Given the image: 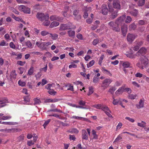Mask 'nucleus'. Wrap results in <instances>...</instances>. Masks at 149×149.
<instances>
[{
	"instance_id": "cd10ccee",
	"label": "nucleus",
	"mask_w": 149,
	"mask_h": 149,
	"mask_svg": "<svg viewBox=\"0 0 149 149\" xmlns=\"http://www.w3.org/2000/svg\"><path fill=\"white\" fill-rule=\"evenodd\" d=\"M68 33L69 37H73L75 36V32L74 31H68Z\"/></svg>"
},
{
	"instance_id": "72a5a7b5",
	"label": "nucleus",
	"mask_w": 149,
	"mask_h": 149,
	"mask_svg": "<svg viewBox=\"0 0 149 149\" xmlns=\"http://www.w3.org/2000/svg\"><path fill=\"white\" fill-rule=\"evenodd\" d=\"M33 100L34 102V105L38 104H39L41 103L40 100L37 98H35Z\"/></svg>"
},
{
	"instance_id": "e2e57ef3",
	"label": "nucleus",
	"mask_w": 149,
	"mask_h": 149,
	"mask_svg": "<svg viewBox=\"0 0 149 149\" xmlns=\"http://www.w3.org/2000/svg\"><path fill=\"white\" fill-rule=\"evenodd\" d=\"M24 101L26 103L29 102L30 101V98L28 96H26L24 97Z\"/></svg>"
},
{
	"instance_id": "13d9d810",
	"label": "nucleus",
	"mask_w": 149,
	"mask_h": 149,
	"mask_svg": "<svg viewBox=\"0 0 149 149\" xmlns=\"http://www.w3.org/2000/svg\"><path fill=\"white\" fill-rule=\"evenodd\" d=\"M50 22L48 20H45L43 22V25L45 26H48L49 25Z\"/></svg>"
},
{
	"instance_id": "58836bf2",
	"label": "nucleus",
	"mask_w": 149,
	"mask_h": 149,
	"mask_svg": "<svg viewBox=\"0 0 149 149\" xmlns=\"http://www.w3.org/2000/svg\"><path fill=\"white\" fill-rule=\"evenodd\" d=\"M122 135L121 134L118 135L117 138L115 139L114 142H118L121 140L122 139Z\"/></svg>"
},
{
	"instance_id": "de8ad7c7",
	"label": "nucleus",
	"mask_w": 149,
	"mask_h": 149,
	"mask_svg": "<svg viewBox=\"0 0 149 149\" xmlns=\"http://www.w3.org/2000/svg\"><path fill=\"white\" fill-rule=\"evenodd\" d=\"M127 57L131 58H133L135 57V56H136V55H134L132 53H129L127 54Z\"/></svg>"
},
{
	"instance_id": "6e6d98bb",
	"label": "nucleus",
	"mask_w": 149,
	"mask_h": 149,
	"mask_svg": "<svg viewBox=\"0 0 149 149\" xmlns=\"http://www.w3.org/2000/svg\"><path fill=\"white\" fill-rule=\"evenodd\" d=\"M26 62L25 61H17V64L21 66L24 65Z\"/></svg>"
},
{
	"instance_id": "052dcab7",
	"label": "nucleus",
	"mask_w": 149,
	"mask_h": 149,
	"mask_svg": "<svg viewBox=\"0 0 149 149\" xmlns=\"http://www.w3.org/2000/svg\"><path fill=\"white\" fill-rule=\"evenodd\" d=\"M77 67V65L72 63H71V64L69 66V68H76Z\"/></svg>"
},
{
	"instance_id": "4468645a",
	"label": "nucleus",
	"mask_w": 149,
	"mask_h": 149,
	"mask_svg": "<svg viewBox=\"0 0 149 149\" xmlns=\"http://www.w3.org/2000/svg\"><path fill=\"white\" fill-rule=\"evenodd\" d=\"M146 50L145 48L142 47L137 52L136 56H137L141 55L142 56L146 53Z\"/></svg>"
},
{
	"instance_id": "7c9ffc66",
	"label": "nucleus",
	"mask_w": 149,
	"mask_h": 149,
	"mask_svg": "<svg viewBox=\"0 0 149 149\" xmlns=\"http://www.w3.org/2000/svg\"><path fill=\"white\" fill-rule=\"evenodd\" d=\"M11 118L12 116L10 115H8L7 116H3L1 118H0V119L5 120L10 119Z\"/></svg>"
},
{
	"instance_id": "c03bdc74",
	"label": "nucleus",
	"mask_w": 149,
	"mask_h": 149,
	"mask_svg": "<svg viewBox=\"0 0 149 149\" xmlns=\"http://www.w3.org/2000/svg\"><path fill=\"white\" fill-rule=\"evenodd\" d=\"M136 96H137V95H134L133 94H131V95H130L128 96V98L130 99L131 100H133V99H134L136 98Z\"/></svg>"
},
{
	"instance_id": "f8f14e48",
	"label": "nucleus",
	"mask_w": 149,
	"mask_h": 149,
	"mask_svg": "<svg viewBox=\"0 0 149 149\" xmlns=\"http://www.w3.org/2000/svg\"><path fill=\"white\" fill-rule=\"evenodd\" d=\"M125 85L119 88L116 91L115 93V94L118 95L122 94L125 91Z\"/></svg>"
},
{
	"instance_id": "393cba45",
	"label": "nucleus",
	"mask_w": 149,
	"mask_h": 149,
	"mask_svg": "<svg viewBox=\"0 0 149 149\" xmlns=\"http://www.w3.org/2000/svg\"><path fill=\"white\" fill-rule=\"evenodd\" d=\"M59 24V23L58 22L56 21H53L51 23L50 27L51 28H53L54 27H56Z\"/></svg>"
},
{
	"instance_id": "6ab92c4d",
	"label": "nucleus",
	"mask_w": 149,
	"mask_h": 149,
	"mask_svg": "<svg viewBox=\"0 0 149 149\" xmlns=\"http://www.w3.org/2000/svg\"><path fill=\"white\" fill-rule=\"evenodd\" d=\"M82 139L85 140H87L88 139L87 133L86 131L85 130H82Z\"/></svg>"
},
{
	"instance_id": "20e7f679",
	"label": "nucleus",
	"mask_w": 149,
	"mask_h": 149,
	"mask_svg": "<svg viewBox=\"0 0 149 149\" xmlns=\"http://www.w3.org/2000/svg\"><path fill=\"white\" fill-rule=\"evenodd\" d=\"M36 45L38 48L42 50H47V47H46L45 42H41L40 41H37Z\"/></svg>"
},
{
	"instance_id": "39448f33",
	"label": "nucleus",
	"mask_w": 149,
	"mask_h": 149,
	"mask_svg": "<svg viewBox=\"0 0 149 149\" xmlns=\"http://www.w3.org/2000/svg\"><path fill=\"white\" fill-rule=\"evenodd\" d=\"M112 81V80L111 79H106L103 81L102 85V86L105 89L108 86Z\"/></svg>"
},
{
	"instance_id": "6e6552de",
	"label": "nucleus",
	"mask_w": 149,
	"mask_h": 149,
	"mask_svg": "<svg viewBox=\"0 0 149 149\" xmlns=\"http://www.w3.org/2000/svg\"><path fill=\"white\" fill-rule=\"evenodd\" d=\"M72 28L70 26V24H61L59 27V29L60 31H64Z\"/></svg>"
},
{
	"instance_id": "2eb2a0df",
	"label": "nucleus",
	"mask_w": 149,
	"mask_h": 149,
	"mask_svg": "<svg viewBox=\"0 0 149 149\" xmlns=\"http://www.w3.org/2000/svg\"><path fill=\"white\" fill-rule=\"evenodd\" d=\"M121 30L123 36H125L126 34L127 31V27L126 25H124L123 26H121Z\"/></svg>"
},
{
	"instance_id": "dca6fc26",
	"label": "nucleus",
	"mask_w": 149,
	"mask_h": 149,
	"mask_svg": "<svg viewBox=\"0 0 149 149\" xmlns=\"http://www.w3.org/2000/svg\"><path fill=\"white\" fill-rule=\"evenodd\" d=\"M108 11L107 6L106 5H103L102 6V13L104 15H107Z\"/></svg>"
},
{
	"instance_id": "0e129e2a",
	"label": "nucleus",
	"mask_w": 149,
	"mask_h": 149,
	"mask_svg": "<svg viewBox=\"0 0 149 149\" xmlns=\"http://www.w3.org/2000/svg\"><path fill=\"white\" fill-rule=\"evenodd\" d=\"M24 136L21 135L18 138V141H21L24 139Z\"/></svg>"
},
{
	"instance_id": "69168bd1",
	"label": "nucleus",
	"mask_w": 149,
	"mask_h": 149,
	"mask_svg": "<svg viewBox=\"0 0 149 149\" xmlns=\"http://www.w3.org/2000/svg\"><path fill=\"white\" fill-rule=\"evenodd\" d=\"M4 37L5 39L8 41L10 40L9 35L8 34H6L4 36Z\"/></svg>"
},
{
	"instance_id": "bb28decb",
	"label": "nucleus",
	"mask_w": 149,
	"mask_h": 149,
	"mask_svg": "<svg viewBox=\"0 0 149 149\" xmlns=\"http://www.w3.org/2000/svg\"><path fill=\"white\" fill-rule=\"evenodd\" d=\"M6 131H5V132L11 133L14 132H17V129L15 128H12L11 129H6Z\"/></svg>"
},
{
	"instance_id": "49530a36",
	"label": "nucleus",
	"mask_w": 149,
	"mask_h": 149,
	"mask_svg": "<svg viewBox=\"0 0 149 149\" xmlns=\"http://www.w3.org/2000/svg\"><path fill=\"white\" fill-rule=\"evenodd\" d=\"M18 84L20 86H24L25 85L26 83L24 81L19 80L18 82Z\"/></svg>"
},
{
	"instance_id": "09e8293b",
	"label": "nucleus",
	"mask_w": 149,
	"mask_h": 149,
	"mask_svg": "<svg viewBox=\"0 0 149 149\" xmlns=\"http://www.w3.org/2000/svg\"><path fill=\"white\" fill-rule=\"evenodd\" d=\"M132 19L129 16H127L125 20V22L126 23H129L132 21Z\"/></svg>"
},
{
	"instance_id": "f257e3e1",
	"label": "nucleus",
	"mask_w": 149,
	"mask_h": 149,
	"mask_svg": "<svg viewBox=\"0 0 149 149\" xmlns=\"http://www.w3.org/2000/svg\"><path fill=\"white\" fill-rule=\"evenodd\" d=\"M148 63V59L145 56H141L140 59V61L137 64V65L142 69L146 67Z\"/></svg>"
},
{
	"instance_id": "5701e85b",
	"label": "nucleus",
	"mask_w": 149,
	"mask_h": 149,
	"mask_svg": "<svg viewBox=\"0 0 149 149\" xmlns=\"http://www.w3.org/2000/svg\"><path fill=\"white\" fill-rule=\"evenodd\" d=\"M100 22L98 21H96L94 23V25L93 26L91 27V29L93 30H94L96 29L98 26V25L99 24Z\"/></svg>"
},
{
	"instance_id": "774afa93",
	"label": "nucleus",
	"mask_w": 149,
	"mask_h": 149,
	"mask_svg": "<svg viewBox=\"0 0 149 149\" xmlns=\"http://www.w3.org/2000/svg\"><path fill=\"white\" fill-rule=\"evenodd\" d=\"M76 148L77 149H85L84 148L82 147L81 145L80 144H79L77 145Z\"/></svg>"
},
{
	"instance_id": "79ce46f5",
	"label": "nucleus",
	"mask_w": 149,
	"mask_h": 149,
	"mask_svg": "<svg viewBox=\"0 0 149 149\" xmlns=\"http://www.w3.org/2000/svg\"><path fill=\"white\" fill-rule=\"evenodd\" d=\"M129 28L130 29L134 30L136 28V25L133 23L129 26Z\"/></svg>"
},
{
	"instance_id": "ea45409f",
	"label": "nucleus",
	"mask_w": 149,
	"mask_h": 149,
	"mask_svg": "<svg viewBox=\"0 0 149 149\" xmlns=\"http://www.w3.org/2000/svg\"><path fill=\"white\" fill-rule=\"evenodd\" d=\"M92 107L98 109H101L102 105L101 104H95L93 105Z\"/></svg>"
},
{
	"instance_id": "a18cd8bd",
	"label": "nucleus",
	"mask_w": 149,
	"mask_h": 149,
	"mask_svg": "<svg viewBox=\"0 0 149 149\" xmlns=\"http://www.w3.org/2000/svg\"><path fill=\"white\" fill-rule=\"evenodd\" d=\"M1 124L6 125H14V123L13 122H2Z\"/></svg>"
},
{
	"instance_id": "c9c22d12",
	"label": "nucleus",
	"mask_w": 149,
	"mask_h": 149,
	"mask_svg": "<svg viewBox=\"0 0 149 149\" xmlns=\"http://www.w3.org/2000/svg\"><path fill=\"white\" fill-rule=\"evenodd\" d=\"M33 70V68L31 67L28 71L27 75H30L32 74L34 72Z\"/></svg>"
},
{
	"instance_id": "f704fd0d",
	"label": "nucleus",
	"mask_w": 149,
	"mask_h": 149,
	"mask_svg": "<svg viewBox=\"0 0 149 149\" xmlns=\"http://www.w3.org/2000/svg\"><path fill=\"white\" fill-rule=\"evenodd\" d=\"M69 132L71 133H74L76 134L79 133V131L76 128L70 129L69 130Z\"/></svg>"
},
{
	"instance_id": "3c124183",
	"label": "nucleus",
	"mask_w": 149,
	"mask_h": 149,
	"mask_svg": "<svg viewBox=\"0 0 149 149\" xmlns=\"http://www.w3.org/2000/svg\"><path fill=\"white\" fill-rule=\"evenodd\" d=\"M145 0H139L138 5L140 6H142L145 4Z\"/></svg>"
},
{
	"instance_id": "a878e982",
	"label": "nucleus",
	"mask_w": 149,
	"mask_h": 149,
	"mask_svg": "<svg viewBox=\"0 0 149 149\" xmlns=\"http://www.w3.org/2000/svg\"><path fill=\"white\" fill-rule=\"evenodd\" d=\"M122 66L124 68H128L130 67V63L128 61L123 62L122 63Z\"/></svg>"
},
{
	"instance_id": "f03ea898",
	"label": "nucleus",
	"mask_w": 149,
	"mask_h": 149,
	"mask_svg": "<svg viewBox=\"0 0 149 149\" xmlns=\"http://www.w3.org/2000/svg\"><path fill=\"white\" fill-rule=\"evenodd\" d=\"M18 9L21 12L27 14H30L31 13L30 9L29 8L24 6V5H20L19 6Z\"/></svg>"
},
{
	"instance_id": "412c9836",
	"label": "nucleus",
	"mask_w": 149,
	"mask_h": 149,
	"mask_svg": "<svg viewBox=\"0 0 149 149\" xmlns=\"http://www.w3.org/2000/svg\"><path fill=\"white\" fill-rule=\"evenodd\" d=\"M71 118L72 119H76V120H81L82 119H83V120L84 121H89V120H88V119H87L86 118H84L83 117H81L77 116H72L71 117Z\"/></svg>"
},
{
	"instance_id": "473e14b6",
	"label": "nucleus",
	"mask_w": 149,
	"mask_h": 149,
	"mask_svg": "<svg viewBox=\"0 0 149 149\" xmlns=\"http://www.w3.org/2000/svg\"><path fill=\"white\" fill-rule=\"evenodd\" d=\"M48 92L49 94L53 96L55 95L56 94V92L53 89H50L48 91Z\"/></svg>"
},
{
	"instance_id": "f3484780",
	"label": "nucleus",
	"mask_w": 149,
	"mask_h": 149,
	"mask_svg": "<svg viewBox=\"0 0 149 149\" xmlns=\"http://www.w3.org/2000/svg\"><path fill=\"white\" fill-rule=\"evenodd\" d=\"M129 11L131 15L134 16H136L138 14V12L136 9H132V8H130Z\"/></svg>"
},
{
	"instance_id": "ddd939ff",
	"label": "nucleus",
	"mask_w": 149,
	"mask_h": 149,
	"mask_svg": "<svg viewBox=\"0 0 149 149\" xmlns=\"http://www.w3.org/2000/svg\"><path fill=\"white\" fill-rule=\"evenodd\" d=\"M136 38V36L133 34H128L127 36V41L129 42H132Z\"/></svg>"
},
{
	"instance_id": "c85d7f7f",
	"label": "nucleus",
	"mask_w": 149,
	"mask_h": 149,
	"mask_svg": "<svg viewBox=\"0 0 149 149\" xmlns=\"http://www.w3.org/2000/svg\"><path fill=\"white\" fill-rule=\"evenodd\" d=\"M25 44L26 46L28 48H29L30 49H32L33 48L32 44L29 41H28L26 42H25Z\"/></svg>"
},
{
	"instance_id": "423d86ee",
	"label": "nucleus",
	"mask_w": 149,
	"mask_h": 149,
	"mask_svg": "<svg viewBox=\"0 0 149 149\" xmlns=\"http://www.w3.org/2000/svg\"><path fill=\"white\" fill-rule=\"evenodd\" d=\"M41 21H43L46 19H48L49 16L48 15H45L43 13H38L36 16Z\"/></svg>"
},
{
	"instance_id": "7ed1b4c3",
	"label": "nucleus",
	"mask_w": 149,
	"mask_h": 149,
	"mask_svg": "<svg viewBox=\"0 0 149 149\" xmlns=\"http://www.w3.org/2000/svg\"><path fill=\"white\" fill-rule=\"evenodd\" d=\"M116 22L115 23L113 22H111L109 23V25L111 29L116 32H119L120 31L119 26L118 25L116 26Z\"/></svg>"
},
{
	"instance_id": "8fccbe9b",
	"label": "nucleus",
	"mask_w": 149,
	"mask_h": 149,
	"mask_svg": "<svg viewBox=\"0 0 149 149\" xmlns=\"http://www.w3.org/2000/svg\"><path fill=\"white\" fill-rule=\"evenodd\" d=\"M101 109L104 111L105 112L106 111H110V110L108 107L106 106L104 107L102 106Z\"/></svg>"
},
{
	"instance_id": "a211bd4d",
	"label": "nucleus",
	"mask_w": 149,
	"mask_h": 149,
	"mask_svg": "<svg viewBox=\"0 0 149 149\" xmlns=\"http://www.w3.org/2000/svg\"><path fill=\"white\" fill-rule=\"evenodd\" d=\"M144 101L142 99H141L138 104L136 105V107L138 109H140L144 107Z\"/></svg>"
},
{
	"instance_id": "4c0bfd02",
	"label": "nucleus",
	"mask_w": 149,
	"mask_h": 149,
	"mask_svg": "<svg viewBox=\"0 0 149 149\" xmlns=\"http://www.w3.org/2000/svg\"><path fill=\"white\" fill-rule=\"evenodd\" d=\"M116 89V88L115 86H113L109 90V92L111 94H113L114 91Z\"/></svg>"
},
{
	"instance_id": "338daca9",
	"label": "nucleus",
	"mask_w": 149,
	"mask_h": 149,
	"mask_svg": "<svg viewBox=\"0 0 149 149\" xmlns=\"http://www.w3.org/2000/svg\"><path fill=\"white\" fill-rule=\"evenodd\" d=\"M10 47L13 49H15V46L13 42H11L9 44Z\"/></svg>"
},
{
	"instance_id": "4d7b16f0",
	"label": "nucleus",
	"mask_w": 149,
	"mask_h": 149,
	"mask_svg": "<svg viewBox=\"0 0 149 149\" xmlns=\"http://www.w3.org/2000/svg\"><path fill=\"white\" fill-rule=\"evenodd\" d=\"M47 65L46 64L44 68L40 69V71H43L45 72H46L47 70Z\"/></svg>"
},
{
	"instance_id": "4be33fe9",
	"label": "nucleus",
	"mask_w": 149,
	"mask_h": 149,
	"mask_svg": "<svg viewBox=\"0 0 149 149\" xmlns=\"http://www.w3.org/2000/svg\"><path fill=\"white\" fill-rule=\"evenodd\" d=\"M112 98L113 99V104L114 105H116L120 103V102H121V98H119L118 99H115L113 96Z\"/></svg>"
},
{
	"instance_id": "1a4fd4ad",
	"label": "nucleus",
	"mask_w": 149,
	"mask_h": 149,
	"mask_svg": "<svg viewBox=\"0 0 149 149\" xmlns=\"http://www.w3.org/2000/svg\"><path fill=\"white\" fill-rule=\"evenodd\" d=\"M109 1H113V7L116 9H120V1L116 0H109Z\"/></svg>"
},
{
	"instance_id": "bf43d9fd",
	"label": "nucleus",
	"mask_w": 149,
	"mask_h": 149,
	"mask_svg": "<svg viewBox=\"0 0 149 149\" xmlns=\"http://www.w3.org/2000/svg\"><path fill=\"white\" fill-rule=\"evenodd\" d=\"M50 120H51L50 119H49L45 122L44 124L43 125L44 128H45L46 127L49 123L50 122Z\"/></svg>"
},
{
	"instance_id": "a19ab883",
	"label": "nucleus",
	"mask_w": 149,
	"mask_h": 149,
	"mask_svg": "<svg viewBox=\"0 0 149 149\" xmlns=\"http://www.w3.org/2000/svg\"><path fill=\"white\" fill-rule=\"evenodd\" d=\"M94 60H93L90 61L87 64V67L89 68L93 66L94 65Z\"/></svg>"
},
{
	"instance_id": "603ef678",
	"label": "nucleus",
	"mask_w": 149,
	"mask_h": 149,
	"mask_svg": "<svg viewBox=\"0 0 149 149\" xmlns=\"http://www.w3.org/2000/svg\"><path fill=\"white\" fill-rule=\"evenodd\" d=\"M45 87L46 89L49 90L52 89L51 88L52 87V84H49L46 85Z\"/></svg>"
},
{
	"instance_id": "680f3d73",
	"label": "nucleus",
	"mask_w": 149,
	"mask_h": 149,
	"mask_svg": "<svg viewBox=\"0 0 149 149\" xmlns=\"http://www.w3.org/2000/svg\"><path fill=\"white\" fill-rule=\"evenodd\" d=\"M125 119L132 123H133L134 122V119L131 118L129 117H126L125 118Z\"/></svg>"
},
{
	"instance_id": "9d476101",
	"label": "nucleus",
	"mask_w": 149,
	"mask_h": 149,
	"mask_svg": "<svg viewBox=\"0 0 149 149\" xmlns=\"http://www.w3.org/2000/svg\"><path fill=\"white\" fill-rule=\"evenodd\" d=\"M126 18V16L123 15L119 17L116 21V24L119 26V25L121 24Z\"/></svg>"
},
{
	"instance_id": "5fc2aeb1",
	"label": "nucleus",
	"mask_w": 149,
	"mask_h": 149,
	"mask_svg": "<svg viewBox=\"0 0 149 149\" xmlns=\"http://www.w3.org/2000/svg\"><path fill=\"white\" fill-rule=\"evenodd\" d=\"M104 58V55L102 54L100 56V59H99L98 64L100 65H101L102 63V60H103Z\"/></svg>"
},
{
	"instance_id": "864d4df0",
	"label": "nucleus",
	"mask_w": 149,
	"mask_h": 149,
	"mask_svg": "<svg viewBox=\"0 0 149 149\" xmlns=\"http://www.w3.org/2000/svg\"><path fill=\"white\" fill-rule=\"evenodd\" d=\"M8 43H6L4 40H2L0 42V46H8Z\"/></svg>"
},
{
	"instance_id": "c756f323",
	"label": "nucleus",
	"mask_w": 149,
	"mask_h": 149,
	"mask_svg": "<svg viewBox=\"0 0 149 149\" xmlns=\"http://www.w3.org/2000/svg\"><path fill=\"white\" fill-rule=\"evenodd\" d=\"M49 35H50L49 37H51L52 39L54 40H56L58 37V35L56 34H52L50 33Z\"/></svg>"
},
{
	"instance_id": "0eeeda50",
	"label": "nucleus",
	"mask_w": 149,
	"mask_h": 149,
	"mask_svg": "<svg viewBox=\"0 0 149 149\" xmlns=\"http://www.w3.org/2000/svg\"><path fill=\"white\" fill-rule=\"evenodd\" d=\"M108 6L109 12L112 13V18L113 19L115 18L117 15V10H114L113 8H112L111 6L109 5H108Z\"/></svg>"
},
{
	"instance_id": "e433bc0d",
	"label": "nucleus",
	"mask_w": 149,
	"mask_h": 149,
	"mask_svg": "<svg viewBox=\"0 0 149 149\" xmlns=\"http://www.w3.org/2000/svg\"><path fill=\"white\" fill-rule=\"evenodd\" d=\"M94 92L93 88L92 86L89 87V91L87 94L88 96L92 94Z\"/></svg>"
},
{
	"instance_id": "9b49d317",
	"label": "nucleus",
	"mask_w": 149,
	"mask_h": 149,
	"mask_svg": "<svg viewBox=\"0 0 149 149\" xmlns=\"http://www.w3.org/2000/svg\"><path fill=\"white\" fill-rule=\"evenodd\" d=\"M50 19L52 21L57 20L61 22H62L63 20V17L55 15H53L50 16Z\"/></svg>"
},
{
	"instance_id": "b1692460",
	"label": "nucleus",
	"mask_w": 149,
	"mask_h": 149,
	"mask_svg": "<svg viewBox=\"0 0 149 149\" xmlns=\"http://www.w3.org/2000/svg\"><path fill=\"white\" fill-rule=\"evenodd\" d=\"M66 87L67 88V90H70L73 91H74L73 86L70 84H66L64 86Z\"/></svg>"
},
{
	"instance_id": "37998d69",
	"label": "nucleus",
	"mask_w": 149,
	"mask_h": 149,
	"mask_svg": "<svg viewBox=\"0 0 149 149\" xmlns=\"http://www.w3.org/2000/svg\"><path fill=\"white\" fill-rule=\"evenodd\" d=\"M146 123L143 121L141 123H137L138 125L142 127H143L145 126Z\"/></svg>"
},
{
	"instance_id": "aec40b11",
	"label": "nucleus",
	"mask_w": 149,
	"mask_h": 149,
	"mask_svg": "<svg viewBox=\"0 0 149 149\" xmlns=\"http://www.w3.org/2000/svg\"><path fill=\"white\" fill-rule=\"evenodd\" d=\"M8 102V100L6 98H4L0 100V107L4 106L6 103Z\"/></svg>"
},
{
	"instance_id": "2f4dec72",
	"label": "nucleus",
	"mask_w": 149,
	"mask_h": 149,
	"mask_svg": "<svg viewBox=\"0 0 149 149\" xmlns=\"http://www.w3.org/2000/svg\"><path fill=\"white\" fill-rule=\"evenodd\" d=\"M49 33H50L48 32L45 30H43L40 32L41 35L43 36H46L48 34H49Z\"/></svg>"
}]
</instances>
